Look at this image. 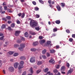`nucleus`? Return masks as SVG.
<instances>
[{"label":"nucleus","mask_w":75,"mask_h":75,"mask_svg":"<svg viewBox=\"0 0 75 75\" xmlns=\"http://www.w3.org/2000/svg\"><path fill=\"white\" fill-rule=\"evenodd\" d=\"M57 31V28H55L53 29V32H56V31Z\"/></svg>","instance_id":"nucleus-41"},{"label":"nucleus","mask_w":75,"mask_h":75,"mask_svg":"<svg viewBox=\"0 0 75 75\" xmlns=\"http://www.w3.org/2000/svg\"><path fill=\"white\" fill-rule=\"evenodd\" d=\"M8 29L10 31H11V27H8Z\"/></svg>","instance_id":"nucleus-48"},{"label":"nucleus","mask_w":75,"mask_h":75,"mask_svg":"<svg viewBox=\"0 0 75 75\" xmlns=\"http://www.w3.org/2000/svg\"><path fill=\"white\" fill-rule=\"evenodd\" d=\"M51 41H47V45H45V46H48V45H50V44H51Z\"/></svg>","instance_id":"nucleus-12"},{"label":"nucleus","mask_w":75,"mask_h":75,"mask_svg":"<svg viewBox=\"0 0 75 75\" xmlns=\"http://www.w3.org/2000/svg\"><path fill=\"white\" fill-rule=\"evenodd\" d=\"M32 3L34 4V5H36V2L35 1H33L32 2Z\"/></svg>","instance_id":"nucleus-51"},{"label":"nucleus","mask_w":75,"mask_h":75,"mask_svg":"<svg viewBox=\"0 0 75 75\" xmlns=\"http://www.w3.org/2000/svg\"><path fill=\"white\" fill-rule=\"evenodd\" d=\"M36 50H37L34 48H32L30 49V51L33 52H34V51H35Z\"/></svg>","instance_id":"nucleus-19"},{"label":"nucleus","mask_w":75,"mask_h":75,"mask_svg":"<svg viewBox=\"0 0 75 75\" xmlns=\"http://www.w3.org/2000/svg\"><path fill=\"white\" fill-rule=\"evenodd\" d=\"M9 70L11 72H13L14 71V68L12 67H10L9 68Z\"/></svg>","instance_id":"nucleus-7"},{"label":"nucleus","mask_w":75,"mask_h":75,"mask_svg":"<svg viewBox=\"0 0 75 75\" xmlns=\"http://www.w3.org/2000/svg\"><path fill=\"white\" fill-rule=\"evenodd\" d=\"M50 53H51V54H52L53 53H54V52H55V51L54 50L52 49L50 50Z\"/></svg>","instance_id":"nucleus-14"},{"label":"nucleus","mask_w":75,"mask_h":75,"mask_svg":"<svg viewBox=\"0 0 75 75\" xmlns=\"http://www.w3.org/2000/svg\"><path fill=\"white\" fill-rule=\"evenodd\" d=\"M42 57L43 59H46L47 58V57L45 55H42Z\"/></svg>","instance_id":"nucleus-42"},{"label":"nucleus","mask_w":75,"mask_h":75,"mask_svg":"<svg viewBox=\"0 0 75 75\" xmlns=\"http://www.w3.org/2000/svg\"><path fill=\"white\" fill-rule=\"evenodd\" d=\"M66 66L67 67H69V64L68 63H67L66 64Z\"/></svg>","instance_id":"nucleus-52"},{"label":"nucleus","mask_w":75,"mask_h":75,"mask_svg":"<svg viewBox=\"0 0 75 75\" xmlns=\"http://www.w3.org/2000/svg\"><path fill=\"white\" fill-rule=\"evenodd\" d=\"M35 29L36 30L38 31L39 30H40V27H37L35 28Z\"/></svg>","instance_id":"nucleus-37"},{"label":"nucleus","mask_w":75,"mask_h":75,"mask_svg":"<svg viewBox=\"0 0 75 75\" xmlns=\"http://www.w3.org/2000/svg\"><path fill=\"white\" fill-rule=\"evenodd\" d=\"M30 33L32 35H35L36 34L35 32H33V31H30Z\"/></svg>","instance_id":"nucleus-18"},{"label":"nucleus","mask_w":75,"mask_h":75,"mask_svg":"<svg viewBox=\"0 0 75 75\" xmlns=\"http://www.w3.org/2000/svg\"><path fill=\"white\" fill-rule=\"evenodd\" d=\"M47 57H50V53H47Z\"/></svg>","instance_id":"nucleus-58"},{"label":"nucleus","mask_w":75,"mask_h":75,"mask_svg":"<svg viewBox=\"0 0 75 75\" xmlns=\"http://www.w3.org/2000/svg\"><path fill=\"white\" fill-rule=\"evenodd\" d=\"M47 74H48L49 75H53V74L52 73H51L50 71H49L47 72Z\"/></svg>","instance_id":"nucleus-35"},{"label":"nucleus","mask_w":75,"mask_h":75,"mask_svg":"<svg viewBox=\"0 0 75 75\" xmlns=\"http://www.w3.org/2000/svg\"><path fill=\"white\" fill-rule=\"evenodd\" d=\"M41 71V70H38L36 72L37 73L39 74V73H40V72Z\"/></svg>","instance_id":"nucleus-46"},{"label":"nucleus","mask_w":75,"mask_h":75,"mask_svg":"<svg viewBox=\"0 0 75 75\" xmlns=\"http://www.w3.org/2000/svg\"><path fill=\"white\" fill-rule=\"evenodd\" d=\"M35 9L36 11H37V10H39V8H38V7H35Z\"/></svg>","instance_id":"nucleus-49"},{"label":"nucleus","mask_w":75,"mask_h":75,"mask_svg":"<svg viewBox=\"0 0 75 75\" xmlns=\"http://www.w3.org/2000/svg\"><path fill=\"white\" fill-rule=\"evenodd\" d=\"M4 10H7V6H5L4 7Z\"/></svg>","instance_id":"nucleus-43"},{"label":"nucleus","mask_w":75,"mask_h":75,"mask_svg":"<svg viewBox=\"0 0 75 75\" xmlns=\"http://www.w3.org/2000/svg\"><path fill=\"white\" fill-rule=\"evenodd\" d=\"M20 59L21 60H24L25 59V57L24 56H21L20 57Z\"/></svg>","instance_id":"nucleus-15"},{"label":"nucleus","mask_w":75,"mask_h":75,"mask_svg":"<svg viewBox=\"0 0 75 75\" xmlns=\"http://www.w3.org/2000/svg\"><path fill=\"white\" fill-rule=\"evenodd\" d=\"M14 26H15V24L14 23H12L11 24V27H12V28L14 27Z\"/></svg>","instance_id":"nucleus-34"},{"label":"nucleus","mask_w":75,"mask_h":75,"mask_svg":"<svg viewBox=\"0 0 75 75\" xmlns=\"http://www.w3.org/2000/svg\"><path fill=\"white\" fill-rule=\"evenodd\" d=\"M48 2L49 4H50L49 5V6H50V7H52V5H51V0H49L48 1Z\"/></svg>","instance_id":"nucleus-13"},{"label":"nucleus","mask_w":75,"mask_h":75,"mask_svg":"<svg viewBox=\"0 0 75 75\" xmlns=\"http://www.w3.org/2000/svg\"><path fill=\"white\" fill-rule=\"evenodd\" d=\"M21 17L22 18H24V16H25V13H23L21 15Z\"/></svg>","instance_id":"nucleus-27"},{"label":"nucleus","mask_w":75,"mask_h":75,"mask_svg":"<svg viewBox=\"0 0 75 75\" xmlns=\"http://www.w3.org/2000/svg\"><path fill=\"white\" fill-rule=\"evenodd\" d=\"M16 23L17 24H20V21H19V20H17L16 21Z\"/></svg>","instance_id":"nucleus-56"},{"label":"nucleus","mask_w":75,"mask_h":75,"mask_svg":"<svg viewBox=\"0 0 75 75\" xmlns=\"http://www.w3.org/2000/svg\"><path fill=\"white\" fill-rule=\"evenodd\" d=\"M8 11L9 12V13H11V10H10V9H8Z\"/></svg>","instance_id":"nucleus-63"},{"label":"nucleus","mask_w":75,"mask_h":75,"mask_svg":"<svg viewBox=\"0 0 75 75\" xmlns=\"http://www.w3.org/2000/svg\"><path fill=\"white\" fill-rule=\"evenodd\" d=\"M56 24H59L60 23V21H59V20H57L56 21Z\"/></svg>","instance_id":"nucleus-38"},{"label":"nucleus","mask_w":75,"mask_h":75,"mask_svg":"<svg viewBox=\"0 0 75 75\" xmlns=\"http://www.w3.org/2000/svg\"><path fill=\"white\" fill-rule=\"evenodd\" d=\"M36 18H39V17H40V15H36Z\"/></svg>","instance_id":"nucleus-55"},{"label":"nucleus","mask_w":75,"mask_h":75,"mask_svg":"<svg viewBox=\"0 0 75 75\" xmlns=\"http://www.w3.org/2000/svg\"><path fill=\"white\" fill-rule=\"evenodd\" d=\"M5 5H6V2H4L3 4V6H5Z\"/></svg>","instance_id":"nucleus-62"},{"label":"nucleus","mask_w":75,"mask_h":75,"mask_svg":"<svg viewBox=\"0 0 75 75\" xmlns=\"http://www.w3.org/2000/svg\"><path fill=\"white\" fill-rule=\"evenodd\" d=\"M57 8L58 11H61V7L59 5H57Z\"/></svg>","instance_id":"nucleus-17"},{"label":"nucleus","mask_w":75,"mask_h":75,"mask_svg":"<svg viewBox=\"0 0 75 75\" xmlns=\"http://www.w3.org/2000/svg\"><path fill=\"white\" fill-rule=\"evenodd\" d=\"M72 72H73L72 69H70L69 71H68V74H71Z\"/></svg>","instance_id":"nucleus-20"},{"label":"nucleus","mask_w":75,"mask_h":75,"mask_svg":"<svg viewBox=\"0 0 75 75\" xmlns=\"http://www.w3.org/2000/svg\"><path fill=\"white\" fill-rule=\"evenodd\" d=\"M38 44V42H35L33 43V45L36 46V45H37Z\"/></svg>","instance_id":"nucleus-11"},{"label":"nucleus","mask_w":75,"mask_h":75,"mask_svg":"<svg viewBox=\"0 0 75 75\" xmlns=\"http://www.w3.org/2000/svg\"><path fill=\"white\" fill-rule=\"evenodd\" d=\"M6 28V25L5 24L3 25L1 27V28L3 29V28Z\"/></svg>","instance_id":"nucleus-26"},{"label":"nucleus","mask_w":75,"mask_h":75,"mask_svg":"<svg viewBox=\"0 0 75 75\" xmlns=\"http://www.w3.org/2000/svg\"><path fill=\"white\" fill-rule=\"evenodd\" d=\"M46 50L45 49L44 50H43L42 51V54H45L46 53Z\"/></svg>","instance_id":"nucleus-25"},{"label":"nucleus","mask_w":75,"mask_h":75,"mask_svg":"<svg viewBox=\"0 0 75 75\" xmlns=\"http://www.w3.org/2000/svg\"><path fill=\"white\" fill-rule=\"evenodd\" d=\"M29 20H31L30 22V25L32 27H34L35 26H37L38 25V23L34 20H31V18L29 19Z\"/></svg>","instance_id":"nucleus-1"},{"label":"nucleus","mask_w":75,"mask_h":75,"mask_svg":"<svg viewBox=\"0 0 75 75\" xmlns=\"http://www.w3.org/2000/svg\"><path fill=\"white\" fill-rule=\"evenodd\" d=\"M39 38L40 39H42V36H39Z\"/></svg>","instance_id":"nucleus-64"},{"label":"nucleus","mask_w":75,"mask_h":75,"mask_svg":"<svg viewBox=\"0 0 75 75\" xmlns=\"http://www.w3.org/2000/svg\"><path fill=\"white\" fill-rule=\"evenodd\" d=\"M3 10H2V7L1 6L0 7V13H1L2 14H4V13H6V12L5 11H3Z\"/></svg>","instance_id":"nucleus-8"},{"label":"nucleus","mask_w":75,"mask_h":75,"mask_svg":"<svg viewBox=\"0 0 75 75\" xmlns=\"http://www.w3.org/2000/svg\"><path fill=\"white\" fill-rule=\"evenodd\" d=\"M21 39L22 40H23V41H24V40H25L24 38H23V37H21Z\"/></svg>","instance_id":"nucleus-54"},{"label":"nucleus","mask_w":75,"mask_h":75,"mask_svg":"<svg viewBox=\"0 0 75 75\" xmlns=\"http://www.w3.org/2000/svg\"><path fill=\"white\" fill-rule=\"evenodd\" d=\"M53 72L54 73H55V74H56L58 72V71L57 70V69H55L53 70Z\"/></svg>","instance_id":"nucleus-22"},{"label":"nucleus","mask_w":75,"mask_h":75,"mask_svg":"<svg viewBox=\"0 0 75 75\" xmlns=\"http://www.w3.org/2000/svg\"><path fill=\"white\" fill-rule=\"evenodd\" d=\"M65 67L64 66H62L61 69V71H65Z\"/></svg>","instance_id":"nucleus-16"},{"label":"nucleus","mask_w":75,"mask_h":75,"mask_svg":"<svg viewBox=\"0 0 75 75\" xmlns=\"http://www.w3.org/2000/svg\"><path fill=\"white\" fill-rule=\"evenodd\" d=\"M73 39L72 38H70L69 39V41H70V42H72V41H73Z\"/></svg>","instance_id":"nucleus-40"},{"label":"nucleus","mask_w":75,"mask_h":75,"mask_svg":"<svg viewBox=\"0 0 75 75\" xmlns=\"http://www.w3.org/2000/svg\"><path fill=\"white\" fill-rule=\"evenodd\" d=\"M29 71H30V73L31 74H33V69L32 68H31L29 70Z\"/></svg>","instance_id":"nucleus-30"},{"label":"nucleus","mask_w":75,"mask_h":75,"mask_svg":"<svg viewBox=\"0 0 75 75\" xmlns=\"http://www.w3.org/2000/svg\"><path fill=\"white\" fill-rule=\"evenodd\" d=\"M45 42V40H41L40 41V43L41 45L43 44Z\"/></svg>","instance_id":"nucleus-9"},{"label":"nucleus","mask_w":75,"mask_h":75,"mask_svg":"<svg viewBox=\"0 0 75 75\" xmlns=\"http://www.w3.org/2000/svg\"><path fill=\"white\" fill-rule=\"evenodd\" d=\"M20 46V47H19L18 48V50L21 51H23V48H25V45L24 44L21 43Z\"/></svg>","instance_id":"nucleus-3"},{"label":"nucleus","mask_w":75,"mask_h":75,"mask_svg":"<svg viewBox=\"0 0 75 75\" xmlns=\"http://www.w3.org/2000/svg\"><path fill=\"white\" fill-rule=\"evenodd\" d=\"M19 47V45L17 44H15L14 45V47L15 48H17V47Z\"/></svg>","instance_id":"nucleus-28"},{"label":"nucleus","mask_w":75,"mask_h":75,"mask_svg":"<svg viewBox=\"0 0 75 75\" xmlns=\"http://www.w3.org/2000/svg\"><path fill=\"white\" fill-rule=\"evenodd\" d=\"M14 52L9 51L8 52V53L10 55H12V54H13Z\"/></svg>","instance_id":"nucleus-24"},{"label":"nucleus","mask_w":75,"mask_h":75,"mask_svg":"<svg viewBox=\"0 0 75 75\" xmlns=\"http://www.w3.org/2000/svg\"><path fill=\"white\" fill-rule=\"evenodd\" d=\"M48 68H46L44 69L45 72H48Z\"/></svg>","instance_id":"nucleus-33"},{"label":"nucleus","mask_w":75,"mask_h":75,"mask_svg":"<svg viewBox=\"0 0 75 75\" xmlns=\"http://www.w3.org/2000/svg\"><path fill=\"white\" fill-rule=\"evenodd\" d=\"M21 42H22L21 40H18L17 41V43H21Z\"/></svg>","instance_id":"nucleus-29"},{"label":"nucleus","mask_w":75,"mask_h":75,"mask_svg":"<svg viewBox=\"0 0 75 75\" xmlns=\"http://www.w3.org/2000/svg\"><path fill=\"white\" fill-rule=\"evenodd\" d=\"M50 63H52V64H54L55 62V61L54 60V59H51L49 61Z\"/></svg>","instance_id":"nucleus-10"},{"label":"nucleus","mask_w":75,"mask_h":75,"mask_svg":"<svg viewBox=\"0 0 75 75\" xmlns=\"http://www.w3.org/2000/svg\"><path fill=\"white\" fill-rule=\"evenodd\" d=\"M22 75H26V71H24L23 74H22Z\"/></svg>","instance_id":"nucleus-47"},{"label":"nucleus","mask_w":75,"mask_h":75,"mask_svg":"<svg viewBox=\"0 0 75 75\" xmlns=\"http://www.w3.org/2000/svg\"><path fill=\"white\" fill-rule=\"evenodd\" d=\"M61 6L62 7H64L65 4L64 3H61Z\"/></svg>","instance_id":"nucleus-31"},{"label":"nucleus","mask_w":75,"mask_h":75,"mask_svg":"<svg viewBox=\"0 0 75 75\" xmlns=\"http://www.w3.org/2000/svg\"><path fill=\"white\" fill-rule=\"evenodd\" d=\"M24 35L25 37H28V33L27 32H26L25 34Z\"/></svg>","instance_id":"nucleus-23"},{"label":"nucleus","mask_w":75,"mask_h":75,"mask_svg":"<svg viewBox=\"0 0 75 75\" xmlns=\"http://www.w3.org/2000/svg\"><path fill=\"white\" fill-rule=\"evenodd\" d=\"M72 38H75V34H72Z\"/></svg>","instance_id":"nucleus-60"},{"label":"nucleus","mask_w":75,"mask_h":75,"mask_svg":"<svg viewBox=\"0 0 75 75\" xmlns=\"http://www.w3.org/2000/svg\"><path fill=\"white\" fill-rule=\"evenodd\" d=\"M18 55V53H15L13 54V56L14 57H16Z\"/></svg>","instance_id":"nucleus-32"},{"label":"nucleus","mask_w":75,"mask_h":75,"mask_svg":"<svg viewBox=\"0 0 75 75\" xmlns=\"http://www.w3.org/2000/svg\"><path fill=\"white\" fill-rule=\"evenodd\" d=\"M30 62L31 63H33V62H35V57H31L30 59Z\"/></svg>","instance_id":"nucleus-4"},{"label":"nucleus","mask_w":75,"mask_h":75,"mask_svg":"<svg viewBox=\"0 0 75 75\" xmlns=\"http://www.w3.org/2000/svg\"><path fill=\"white\" fill-rule=\"evenodd\" d=\"M55 68H57V69H58L59 68V65H57L55 66Z\"/></svg>","instance_id":"nucleus-36"},{"label":"nucleus","mask_w":75,"mask_h":75,"mask_svg":"<svg viewBox=\"0 0 75 75\" xmlns=\"http://www.w3.org/2000/svg\"><path fill=\"white\" fill-rule=\"evenodd\" d=\"M42 64V62L41 61H39L37 63V65H41Z\"/></svg>","instance_id":"nucleus-21"},{"label":"nucleus","mask_w":75,"mask_h":75,"mask_svg":"<svg viewBox=\"0 0 75 75\" xmlns=\"http://www.w3.org/2000/svg\"><path fill=\"white\" fill-rule=\"evenodd\" d=\"M24 64V62L23 61H21L19 63V65L18 68L19 69H20L21 68H23L24 66H23V65Z\"/></svg>","instance_id":"nucleus-2"},{"label":"nucleus","mask_w":75,"mask_h":75,"mask_svg":"<svg viewBox=\"0 0 75 75\" xmlns=\"http://www.w3.org/2000/svg\"><path fill=\"white\" fill-rule=\"evenodd\" d=\"M2 20L3 21H7V19H6L5 18H3Z\"/></svg>","instance_id":"nucleus-53"},{"label":"nucleus","mask_w":75,"mask_h":75,"mask_svg":"<svg viewBox=\"0 0 75 75\" xmlns=\"http://www.w3.org/2000/svg\"><path fill=\"white\" fill-rule=\"evenodd\" d=\"M19 65V63L17 62H16L14 63V68H17V67H18V65Z\"/></svg>","instance_id":"nucleus-5"},{"label":"nucleus","mask_w":75,"mask_h":75,"mask_svg":"<svg viewBox=\"0 0 75 75\" xmlns=\"http://www.w3.org/2000/svg\"><path fill=\"white\" fill-rule=\"evenodd\" d=\"M18 16L19 17H21V13H20L18 14Z\"/></svg>","instance_id":"nucleus-59"},{"label":"nucleus","mask_w":75,"mask_h":75,"mask_svg":"<svg viewBox=\"0 0 75 75\" xmlns=\"http://www.w3.org/2000/svg\"><path fill=\"white\" fill-rule=\"evenodd\" d=\"M20 33V31H16L15 32V35L16 36H18L19 34Z\"/></svg>","instance_id":"nucleus-6"},{"label":"nucleus","mask_w":75,"mask_h":75,"mask_svg":"<svg viewBox=\"0 0 75 75\" xmlns=\"http://www.w3.org/2000/svg\"><path fill=\"white\" fill-rule=\"evenodd\" d=\"M8 24H10V23H11V22L10 21H8Z\"/></svg>","instance_id":"nucleus-61"},{"label":"nucleus","mask_w":75,"mask_h":75,"mask_svg":"<svg viewBox=\"0 0 75 75\" xmlns=\"http://www.w3.org/2000/svg\"><path fill=\"white\" fill-rule=\"evenodd\" d=\"M3 72L4 74H6V71H5V70H3Z\"/></svg>","instance_id":"nucleus-57"},{"label":"nucleus","mask_w":75,"mask_h":75,"mask_svg":"<svg viewBox=\"0 0 75 75\" xmlns=\"http://www.w3.org/2000/svg\"><path fill=\"white\" fill-rule=\"evenodd\" d=\"M66 32L67 33H70V31L68 30H66Z\"/></svg>","instance_id":"nucleus-50"},{"label":"nucleus","mask_w":75,"mask_h":75,"mask_svg":"<svg viewBox=\"0 0 75 75\" xmlns=\"http://www.w3.org/2000/svg\"><path fill=\"white\" fill-rule=\"evenodd\" d=\"M4 36H3L1 37L0 38V40H3V38H4Z\"/></svg>","instance_id":"nucleus-45"},{"label":"nucleus","mask_w":75,"mask_h":75,"mask_svg":"<svg viewBox=\"0 0 75 75\" xmlns=\"http://www.w3.org/2000/svg\"><path fill=\"white\" fill-rule=\"evenodd\" d=\"M6 18L7 19H8V20H10V19H11V17L10 16H7Z\"/></svg>","instance_id":"nucleus-39"},{"label":"nucleus","mask_w":75,"mask_h":75,"mask_svg":"<svg viewBox=\"0 0 75 75\" xmlns=\"http://www.w3.org/2000/svg\"><path fill=\"white\" fill-rule=\"evenodd\" d=\"M39 1L40 3H42V4H43L44 3V1H43L42 0H39Z\"/></svg>","instance_id":"nucleus-44"}]
</instances>
